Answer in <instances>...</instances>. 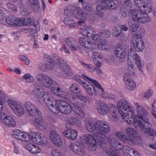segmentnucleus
I'll return each instance as SVG.
<instances>
[{
	"instance_id": "obj_31",
	"label": "nucleus",
	"mask_w": 156,
	"mask_h": 156,
	"mask_svg": "<svg viewBox=\"0 0 156 156\" xmlns=\"http://www.w3.org/2000/svg\"><path fill=\"white\" fill-rule=\"evenodd\" d=\"M129 25V30L132 33L133 32L138 33L137 31L138 26L136 23H134L132 20H129L128 21Z\"/></svg>"
},
{
	"instance_id": "obj_47",
	"label": "nucleus",
	"mask_w": 156,
	"mask_h": 156,
	"mask_svg": "<svg viewBox=\"0 0 156 156\" xmlns=\"http://www.w3.org/2000/svg\"><path fill=\"white\" fill-rule=\"evenodd\" d=\"M20 9V12L22 15L26 16L30 14L29 10L25 6H22Z\"/></svg>"
},
{
	"instance_id": "obj_2",
	"label": "nucleus",
	"mask_w": 156,
	"mask_h": 156,
	"mask_svg": "<svg viewBox=\"0 0 156 156\" xmlns=\"http://www.w3.org/2000/svg\"><path fill=\"white\" fill-rule=\"evenodd\" d=\"M82 76L92 82L96 87L95 88L92 84L88 82L87 80L83 84L82 86L89 94L93 95L96 92L99 93L101 91L102 92H104V89L101 87V84L96 80L90 78L84 74H83Z\"/></svg>"
},
{
	"instance_id": "obj_48",
	"label": "nucleus",
	"mask_w": 156,
	"mask_h": 156,
	"mask_svg": "<svg viewBox=\"0 0 156 156\" xmlns=\"http://www.w3.org/2000/svg\"><path fill=\"white\" fill-rule=\"evenodd\" d=\"M82 8L85 10L90 11L92 10L93 8L91 3L87 1L86 3L84 4L82 7Z\"/></svg>"
},
{
	"instance_id": "obj_24",
	"label": "nucleus",
	"mask_w": 156,
	"mask_h": 156,
	"mask_svg": "<svg viewBox=\"0 0 156 156\" xmlns=\"http://www.w3.org/2000/svg\"><path fill=\"white\" fill-rule=\"evenodd\" d=\"M19 20H20L19 18L11 16L5 18V22L7 23L12 26L19 27V25L17 24L18 22H19Z\"/></svg>"
},
{
	"instance_id": "obj_4",
	"label": "nucleus",
	"mask_w": 156,
	"mask_h": 156,
	"mask_svg": "<svg viewBox=\"0 0 156 156\" xmlns=\"http://www.w3.org/2000/svg\"><path fill=\"white\" fill-rule=\"evenodd\" d=\"M118 108L124 119V117L128 118L133 116V112L129 105V103L123 99L119 101L117 103Z\"/></svg>"
},
{
	"instance_id": "obj_22",
	"label": "nucleus",
	"mask_w": 156,
	"mask_h": 156,
	"mask_svg": "<svg viewBox=\"0 0 156 156\" xmlns=\"http://www.w3.org/2000/svg\"><path fill=\"white\" fill-rule=\"evenodd\" d=\"M63 133L66 137L72 140H75L78 136L77 132L75 130L69 129L64 131Z\"/></svg>"
},
{
	"instance_id": "obj_60",
	"label": "nucleus",
	"mask_w": 156,
	"mask_h": 156,
	"mask_svg": "<svg viewBox=\"0 0 156 156\" xmlns=\"http://www.w3.org/2000/svg\"><path fill=\"white\" fill-rule=\"evenodd\" d=\"M101 37L108 38L111 35L110 31L105 30L103 32L100 33Z\"/></svg>"
},
{
	"instance_id": "obj_36",
	"label": "nucleus",
	"mask_w": 156,
	"mask_h": 156,
	"mask_svg": "<svg viewBox=\"0 0 156 156\" xmlns=\"http://www.w3.org/2000/svg\"><path fill=\"white\" fill-rule=\"evenodd\" d=\"M85 123L87 126V129L90 132H93L96 129H97L96 122L93 123L91 121H86Z\"/></svg>"
},
{
	"instance_id": "obj_8",
	"label": "nucleus",
	"mask_w": 156,
	"mask_h": 156,
	"mask_svg": "<svg viewBox=\"0 0 156 156\" xmlns=\"http://www.w3.org/2000/svg\"><path fill=\"white\" fill-rule=\"evenodd\" d=\"M128 62L133 63L135 62L137 66L139 68L141 67V61L140 57L138 54L133 49V48H130L128 50Z\"/></svg>"
},
{
	"instance_id": "obj_49",
	"label": "nucleus",
	"mask_w": 156,
	"mask_h": 156,
	"mask_svg": "<svg viewBox=\"0 0 156 156\" xmlns=\"http://www.w3.org/2000/svg\"><path fill=\"white\" fill-rule=\"evenodd\" d=\"M56 94L62 98H64L67 100H70V98L68 96L65 95V92L61 90L60 88V90H58V91L57 92Z\"/></svg>"
},
{
	"instance_id": "obj_56",
	"label": "nucleus",
	"mask_w": 156,
	"mask_h": 156,
	"mask_svg": "<svg viewBox=\"0 0 156 156\" xmlns=\"http://www.w3.org/2000/svg\"><path fill=\"white\" fill-rule=\"evenodd\" d=\"M92 36L91 37L93 39L98 42H101V40L103 39L101 38V36L100 34H94L93 32L92 33Z\"/></svg>"
},
{
	"instance_id": "obj_25",
	"label": "nucleus",
	"mask_w": 156,
	"mask_h": 156,
	"mask_svg": "<svg viewBox=\"0 0 156 156\" xmlns=\"http://www.w3.org/2000/svg\"><path fill=\"white\" fill-rule=\"evenodd\" d=\"M25 147L28 151L33 154L38 153L41 151V149L38 146L29 142L27 143Z\"/></svg>"
},
{
	"instance_id": "obj_13",
	"label": "nucleus",
	"mask_w": 156,
	"mask_h": 156,
	"mask_svg": "<svg viewBox=\"0 0 156 156\" xmlns=\"http://www.w3.org/2000/svg\"><path fill=\"white\" fill-rule=\"evenodd\" d=\"M136 38L135 39V42L133 43V46L135 50L137 51H141L144 49V46L142 37L143 36L142 32L139 34L135 33Z\"/></svg>"
},
{
	"instance_id": "obj_58",
	"label": "nucleus",
	"mask_w": 156,
	"mask_h": 156,
	"mask_svg": "<svg viewBox=\"0 0 156 156\" xmlns=\"http://www.w3.org/2000/svg\"><path fill=\"white\" fill-rule=\"evenodd\" d=\"M133 74V73H131L128 72L125 73L124 76V80L125 82L132 80L130 78L132 77V75Z\"/></svg>"
},
{
	"instance_id": "obj_50",
	"label": "nucleus",
	"mask_w": 156,
	"mask_h": 156,
	"mask_svg": "<svg viewBox=\"0 0 156 156\" xmlns=\"http://www.w3.org/2000/svg\"><path fill=\"white\" fill-rule=\"evenodd\" d=\"M26 31L29 34L28 37L30 38V39H33L35 37V34L36 33V30L33 29L28 28L26 29Z\"/></svg>"
},
{
	"instance_id": "obj_33",
	"label": "nucleus",
	"mask_w": 156,
	"mask_h": 156,
	"mask_svg": "<svg viewBox=\"0 0 156 156\" xmlns=\"http://www.w3.org/2000/svg\"><path fill=\"white\" fill-rule=\"evenodd\" d=\"M24 105L29 114L33 110H36L37 108L34 104L30 101H26L24 103Z\"/></svg>"
},
{
	"instance_id": "obj_15",
	"label": "nucleus",
	"mask_w": 156,
	"mask_h": 156,
	"mask_svg": "<svg viewBox=\"0 0 156 156\" xmlns=\"http://www.w3.org/2000/svg\"><path fill=\"white\" fill-rule=\"evenodd\" d=\"M12 136L15 138L25 141L28 142V135L25 132H23L18 129L14 130L13 131Z\"/></svg>"
},
{
	"instance_id": "obj_18",
	"label": "nucleus",
	"mask_w": 156,
	"mask_h": 156,
	"mask_svg": "<svg viewBox=\"0 0 156 156\" xmlns=\"http://www.w3.org/2000/svg\"><path fill=\"white\" fill-rule=\"evenodd\" d=\"M50 137L52 142L56 146H60L61 144V140L59 135L56 131H51L50 133Z\"/></svg>"
},
{
	"instance_id": "obj_59",
	"label": "nucleus",
	"mask_w": 156,
	"mask_h": 156,
	"mask_svg": "<svg viewBox=\"0 0 156 156\" xmlns=\"http://www.w3.org/2000/svg\"><path fill=\"white\" fill-rule=\"evenodd\" d=\"M44 57L47 59L48 61L52 64H55L56 62L53 59L52 57L48 54H45L44 56Z\"/></svg>"
},
{
	"instance_id": "obj_38",
	"label": "nucleus",
	"mask_w": 156,
	"mask_h": 156,
	"mask_svg": "<svg viewBox=\"0 0 156 156\" xmlns=\"http://www.w3.org/2000/svg\"><path fill=\"white\" fill-rule=\"evenodd\" d=\"M126 87L129 90H133L136 87V83L133 80L125 82Z\"/></svg>"
},
{
	"instance_id": "obj_30",
	"label": "nucleus",
	"mask_w": 156,
	"mask_h": 156,
	"mask_svg": "<svg viewBox=\"0 0 156 156\" xmlns=\"http://www.w3.org/2000/svg\"><path fill=\"white\" fill-rule=\"evenodd\" d=\"M87 15L86 12L81 9H75L73 14L76 18L83 19H85L87 17Z\"/></svg>"
},
{
	"instance_id": "obj_34",
	"label": "nucleus",
	"mask_w": 156,
	"mask_h": 156,
	"mask_svg": "<svg viewBox=\"0 0 156 156\" xmlns=\"http://www.w3.org/2000/svg\"><path fill=\"white\" fill-rule=\"evenodd\" d=\"M147 126L145 129V132L148 135L151 136H156V131L151 128V125L150 121L148 123H146Z\"/></svg>"
},
{
	"instance_id": "obj_35",
	"label": "nucleus",
	"mask_w": 156,
	"mask_h": 156,
	"mask_svg": "<svg viewBox=\"0 0 156 156\" xmlns=\"http://www.w3.org/2000/svg\"><path fill=\"white\" fill-rule=\"evenodd\" d=\"M81 32L83 35L88 37H91L92 36L93 30L91 28L87 27L81 30Z\"/></svg>"
},
{
	"instance_id": "obj_45",
	"label": "nucleus",
	"mask_w": 156,
	"mask_h": 156,
	"mask_svg": "<svg viewBox=\"0 0 156 156\" xmlns=\"http://www.w3.org/2000/svg\"><path fill=\"white\" fill-rule=\"evenodd\" d=\"M48 76L44 73H41L38 74L36 78L37 81L42 84L46 77H48Z\"/></svg>"
},
{
	"instance_id": "obj_14",
	"label": "nucleus",
	"mask_w": 156,
	"mask_h": 156,
	"mask_svg": "<svg viewBox=\"0 0 156 156\" xmlns=\"http://www.w3.org/2000/svg\"><path fill=\"white\" fill-rule=\"evenodd\" d=\"M70 148L76 155L83 156L85 154L84 147L79 143L72 144L70 145Z\"/></svg>"
},
{
	"instance_id": "obj_1",
	"label": "nucleus",
	"mask_w": 156,
	"mask_h": 156,
	"mask_svg": "<svg viewBox=\"0 0 156 156\" xmlns=\"http://www.w3.org/2000/svg\"><path fill=\"white\" fill-rule=\"evenodd\" d=\"M77 98L75 99L73 97L72 99L68 100L70 102L68 104L63 100H58L55 101L53 108H50V109L53 113L57 114L58 112L66 114L70 113L72 111L76 113L80 117H83L84 114L83 111L78 105V102L76 101Z\"/></svg>"
},
{
	"instance_id": "obj_29",
	"label": "nucleus",
	"mask_w": 156,
	"mask_h": 156,
	"mask_svg": "<svg viewBox=\"0 0 156 156\" xmlns=\"http://www.w3.org/2000/svg\"><path fill=\"white\" fill-rule=\"evenodd\" d=\"M115 135L117 137L125 143L130 144V138L125 134L123 133L120 132H117L115 133Z\"/></svg>"
},
{
	"instance_id": "obj_57",
	"label": "nucleus",
	"mask_w": 156,
	"mask_h": 156,
	"mask_svg": "<svg viewBox=\"0 0 156 156\" xmlns=\"http://www.w3.org/2000/svg\"><path fill=\"white\" fill-rule=\"evenodd\" d=\"M75 80L82 86L87 80L86 79H84L82 77L79 76H76L75 78Z\"/></svg>"
},
{
	"instance_id": "obj_10",
	"label": "nucleus",
	"mask_w": 156,
	"mask_h": 156,
	"mask_svg": "<svg viewBox=\"0 0 156 156\" xmlns=\"http://www.w3.org/2000/svg\"><path fill=\"white\" fill-rule=\"evenodd\" d=\"M97 2L107 9H115L119 6V2L116 0H101Z\"/></svg>"
},
{
	"instance_id": "obj_52",
	"label": "nucleus",
	"mask_w": 156,
	"mask_h": 156,
	"mask_svg": "<svg viewBox=\"0 0 156 156\" xmlns=\"http://www.w3.org/2000/svg\"><path fill=\"white\" fill-rule=\"evenodd\" d=\"M135 5L137 6L139 9H142L143 5L144 4L146 1H144L143 0H134Z\"/></svg>"
},
{
	"instance_id": "obj_43",
	"label": "nucleus",
	"mask_w": 156,
	"mask_h": 156,
	"mask_svg": "<svg viewBox=\"0 0 156 156\" xmlns=\"http://www.w3.org/2000/svg\"><path fill=\"white\" fill-rule=\"evenodd\" d=\"M133 138L131 137L130 141V145H133L136 144H138L140 142L141 139L140 137L136 136L135 135Z\"/></svg>"
},
{
	"instance_id": "obj_6",
	"label": "nucleus",
	"mask_w": 156,
	"mask_h": 156,
	"mask_svg": "<svg viewBox=\"0 0 156 156\" xmlns=\"http://www.w3.org/2000/svg\"><path fill=\"white\" fill-rule=\"evenodd\" d=\"M84 139L91 147H95L97 144L102 148H105L107 147L106 144L103 141H101V140H98L96 137L90 134H86L84 137Z\"/></svg>"
},
{
	"instance_id": "obj_19",
	"label": "nucleus",
	"mask_w": 156,
	"mask_h": 156,
	"mask_svg": "<svg viewBox=\"0 0 156 156\" xmlns=\"http://www.w3.org/2000/svg\"><path fill=\"white\" fill-rule=\"evenodd\" d=\"M36 117V119L33 121V123L35 126L42 131L46 130L47 128V126L45 124H44L41 116Z\"/></svg>"
},
{
	"instance_id": "obj_32",
	"label": "nucleus",
	"mask_w": 156,
	"mask_h": 156,
	"mask_svg": "<svg viewBox=\"0 0 156 156\" xmlns=\"http://www.w3.org/2000/svg\"><path fill=\"white\" fill-rule=\"evenodd\" d=\"M24 105L29 114L33 110H36L37 108L34 104L30 101H26L24 103Z\"/></svg>"
},
{
	"instance_id": "obj_39",
	"label": "nucleus",
	"mask_w": 156,
	"mask_h": 156,
	"mask_svg": "<svg viewBox=\"0 0 156 156\" xmlns=\"http://www.w3.org/2000/svg\"><path fill=\"white\" fill-rule=\"evenodd\" d=\"M69 89L71 91L76 94H81V90L79 88V86L75 83L71 85L69 87Z\"/></svg>"
},
{
	"instance_id": "obj_27",
	"label": "nucleus",
	"mask_w": 156,
	"mask_h": 156,
	"mask_svg": "<svg viewBox=\"0 0 156 156\" xmlns=\"http://www.w3.org/2000/svg\"><path fill=\"white\" fill-rule=\"evenodd\" d=\"M152 4L149 1L146 2L141 8L142 9H139L142 12H144L146 14L150 13L153 10Z\"/></svg>"
},
{
	"instance_id": "obj_42",
	"label": "nucleus",
	"mask_w": 156,
	"mask_h": 156,
	"mask_svg": "<svg viewBox=\"0 0 156 156\" xmlns=\"http://www.w3.org/2000/svg\"><path fill=\"white\" fill-rule=\"evenodd\" d=\"M96 12L99 17H101L104 16L103 11L104 9L102 6L101 5H97L96 7Z\"/></svg>"
},
{
	"instance_id": "obj_61",
	"label": "nucleus",
	"mask_w": 156,
	"mask_h": 156,
	"mask_svg": "<svg viewBox=\"0 0 156 156\" xmlns=\"http://www.w3.org/2000/svg\"><path fill=\"white\" fill-rule=\"evenodd\" d=\"M108 140L111 145L114 147L115 148L118 144V142L114 138H109Z\"/></svg>"
},
{
	"instance_id": "obj_62",
	"label": "nucleus",
	"mask_w": 156,
	"mask_h": 156,
	"mask_svg": "<svg viewBox=\"0 0 156 156\" xmlns=\"http://www.w3.org/2000/svg\"><path fill=\"white\" fill-rule=\"evenodd\" d=\"M140 12V11L136 9H133L131 11L130 13L132 19H133L135 17H136L138 16V14L139 12Z\"/></svg>"
},
{
	"instance_id": "obj_21",
	"label": "nucleus",
	"mask_w": 156,
	"mask_h": 156,
	"mask_svg": "<svg viewBox=\"0 0 156 156\" xmlns=\"http://www.w3.org/2000/svg\"><path fill=\"white\" fill-rule=\"evenodd\" d=\"M43 97L44 101L48 105L49 108H53L54 105H53V102L51 100L52 97L51 96L50 93L47 91L44 92Z\"/></svg>"
},
{
	"instance_id": "obj_28",
	"label": "nucleus",
	"mask_w": 156,
	"mask_h": 156,
	"mask_svg": "<svg viewBox=\"0 0 156 156\" xmlns=\"http://www.w3.org/2000/svg\"><path fill=\"white\" fill-rule=\"evenodd\" d=\"M92 58L96 66L99 67H100L101 62L100 61L101 59L100 54L97 52H94L92 54Z\"/></svg>"
},
{
	"instance_id": "obj_40",
	"label": "nucleus",
	"mask_w": 156,
	"mask_h": 156,
	"mask_svg": "<svg viewBox=\"0 0 156 156\" xmlns=\"http://www.w3.org/2000/svg\"><path fill=\"white\" fill-rule=\"evenodd\" d=\"M53 83V80L50 76H48V77L44 81L42 84L46 87H50Z\"/></svg>"
},
{
	"instance_id": "obj_44",
	"label": "nucleus",
	"mask_w": 156,
	"mask_h": 156,
	"mask_svg": "<svg viewBox=\"0 0 156 156\" xmlns=\"http://www.w3.org/2000/svg\"><path fill=\"white\" fill-rule=\"evenodd\" d=\"M151 17L147 14H143L141 17V20L140 23H148L151 21Z\"/></svg>"
},
{
	"instance_id": "obj_16",
	"label": "nucleus",
	"mask_w": 156,
	"mask_h": 156,
	"mask_svg": "<svg viewBox=\"0 0 156 156\" xmlns=\"http://www.w3.org/2000/svg\"><path fill=\"white\" fill-rule=\"evenodd\" d=\"M127 48L120 47L118 48H116L114 51V54L122 62L124 61L127 56Z\"/></svg>"
},
{
	"instance_id": "obj_5",
	"label": "nucleus",
	"mask_w": 156,
	"mask_h": 156,
	"mask_svg": "<svg viewBox=\"0 0 156 156\" xmlns=\"http://www.w3.org/2000/svg\"><path fill=\"white\" fill-rule=\"evenodd\" d=\"M124 120L126 121L128 124H131L134 123V126L137 130L139 131L143 130L144 129L146 128L147 126L146 123H148L149 121L148 122H144L141 120H138L135 116L134 113H133V116L129 117L128 118H124Z\"/></svg>"
},
{
	"instance_id": "obj_63",
	"label": "nucleus",
	"mask_w": 156,
	"mask_h": 156,
	"mask_svg": "<svg viewBox=\"0 0 156 156\" xmlns=\"http://www.w3.org/2000/svg\"><path fill=\"white\" fill-rule=\"evenodd\" d=\"M51 155L52 156H65L61 154L60 152L56 149H54L52 150Z\"/></svg>"
},
{
	"instance_id": "obj_55",
	"label": "nucleus",
	"mask_w": 156,
	"mask_h": 156,
	"mask_svg": "<svg viewBox=\"0 0 156 156\" xmlns=\"http://www.w3.org/2000/svg\"><path fill=\"white\" fill-rule=\"evenodd\" d=\"M23 78L26 81L24 82L26 83L32 82L34 80L33 77L30 76L29 74H26L24 75L23 76Z\"/></svg>"
},
{
	"instance_id": "obj_3",
	"label": "nucleus",
	"mask_w": 156,
	"mask_h": 156,
	"mask_svg": "<svg viewBox=\"0 0 156 156\" xmlns=\"http://www.w3.org/2000/svg\"><path fill=\"white\" fill-rule=\"evenodd\" d=\"M96 124L98 130L94 133V136L96 137L98 140H101L105 143V137L110 130L109 126L107 123L102 120L96 121Z\"/></svg>"
},
{
	"instance_id": "obj_7",
	"label": "nucleus",
	"mask_w": 156,
	"mask_h": 156,
	"mask_svg": "<svg viewBox=\"0 0 156 156\" xmlns=\"http://www.w3.org/2000/svg\"><path fill=\"white\" fill-rule=\"evenodd\" d=\"M138 117L144 122L149 121L150 115L147 110L142 105L136 102L135 103Z\"/></svg>"
},
{
	"instance_id": "obj_51",
	"label": "nucleus",
	"mask_w": 156,
	"mask_h": 156,
	"mask_svg": "<svg viewBox=\"0 0 156 156\" xmlns=\"http://www.w3.org/2000/svg\"><path fill=\"white\" fill-rule=\"evenodd\" d=\"M68 122L71 125L75 124H79L80 122V121L77 119L75 117H70L69 118Z\"/></svg>"
},
{
	"instance_id": "obj_37",
	"label": "nucleus",
	"mask_w": 156,
	"mask_h": 156,
	"mask_svg": "<svg viewBox=\"0 0 156 156\" xmlns=\"http://www.w3.org/2000/svg\"><path fill=\"white\" fill-rule=\"evenodd\" d=\"M63 21L64 23L66 25H68L70 27L74 28L76 26V22L74 20L70 18H65L64 19Z\"/></svg>"
},
{
	"instance_id": "obj_17",
	"label": "nucleus",
	"mask_w": 156,
	"mask_h": 156,
	"mask_svg": "<svg viewBox=\"0 0 156 156\" xmlns=\"http://www.w3.org/2000/svg\"><path fill=\"white\" fill-rule=\"evenodd\" d=\"M79 42L80 44L84 47L94 49L96 48V45L93 44L87 37H80L79 39Z\"/></svg>"
},
{
	"instance_id": "obj_46",
	"label": "nucleus",
	"mask_w": 156,
	"mask_h": 156,
	"mask_svg": "<svg viewBox=\"0 0 156 156\" xmlns=\"http://www.w3.org/2000/svg\"><path fill=\"white\" fill-rule=\"evenodd\" d=\"M125 132L126 134L130 136H134L136 134V132L135 130L133 128L128 127L126 130Z\"/></svg>"
},
{
	"instance_id": "obj_23",
	"label": "nucleus",
	"mask_w": 156,
	"mask_h": 156,
	"mask_svg": "<svg viewBox=\"0 0 156 156\" xmlns=\"http://www.w3.org/2000/svg\"><path fill=\"white\" fill-rule=\"evenodd\" d=\"M57 62L61 69L65 73L68 74L70 71V69L66 62L62 59L59 58Z\"/></svg>"
},
{
	"instance_id": "obj_20",
	"label": "nucleus",
	"mask_w": 156,
	"mask_h": 156,
	"mask_svg": "<svg viewBox=\"0 0 156 156\" xmlns=\"http://www.w3.org/2000/svg\"><path fill=\"white\" fill-rule=\"evenodd\" d=\"M97 106L98 112L101 115H104L108 112V108L107 105L105 102L99 101Z\"/></svg>"
},
{
	"instance_id": "obj_64",
	"label": "nucleus",
	"mask_w": 156,
	"mask_h": 156,
	"mask_svg": "<svg viewBox=\"0 0 156 156\" xmlns=\"http://www.w3.org/2000/svg\"><path fill=\"white\" fill-rule=\"evenodd\" d=\"M35 20L32 18H26V25H32L34 24Z\"/></svg>"
},
{
	"instance_id": "obj_54",
	"label": "nucleus",
	"mask_w": 156,
	"mask_h": 156,
	"mask_svg": "<svg viewBox=\"0 0 156 156\" xmlns=\"http://www.w3.org/2000/svg\"><path fill=\"white\" fill-rule=\"evenodd\" d=\"M7 8L9 10H12L14 12H16L17 11L16 6V5L11 2H8L6 4Z\"/></svg>"
},
{
	"instance_id": "obj_9",
	"label": "nucleus",
	"mask_w": 156,
	"mask_h": 156,
	"mask_svg": "<svg viewBox=\"0 0 156 156\" xmlns=\"http://www.w3.org/2000/svg\"><path fill=\"white\" fill-rule=\"evenodd\" d=\"M28 139L38 144L42 145L46 144L47 140L44 137L43 134H40L38 133H33L28 135Z\"/></svg>"
},
{
	"instance_id": "obj_41",
	"label": "nucleus",
	"mask_w": 156,
	"mask_h": 156,
	"mask_svg": "<svg viewBox=\"0 0 156 156\" xmlns=\"http://www.w3.org/2000/svg\"><path fill=\"white\" fill-rule=\"evenodd\" d=\"M29 3L31 4V6L34 10L40 9V4L37 0H28Z\"/></svg>"
},
{
	"instance_id": "obj_11",
	"label": "nucleus",
	"mask_w": 156,
	"mask_h": 156,
	"mask_svg": "<svg viewBox=\"0 0 156 156\" xmlns=\"http://www.w3.org/2000/svg\"><path fill=\"white\" fill-rule=\"evenodd\" d=\"M0 120L9 127H14L16 125L14 118L3 112H0Z\"/></svg>"
},
{
	"instance_id": "obj_12",
	"label": "nucleus",
	"mask_w": 156,
	"mask_h": 156,
	"mask_svg": "<svg viewBox=\"0 0 156 156\" xmlns=\"http://www.w3.org/2000/svg\"><path fill=\"white\" fill-rule=\"evenodd\" d=\"M8 103L11 108L17 116H21L24 114V109L22 106L10 100L8 101Z\"/></svg>"
},
{
	"instance_id": "obj_26",
	"label": "nucleus",
	"mask_w": 156,
	"mask_h": 156,
	"mask_svg": "<svg viewBox=\"0 0 156 156\" xmlns=\"http://www.w3.org/2000/svg\"><path fill=\"white\" fill-rule=\"evenodd\" d=\"M34 87L36 89V90H34L33 91L32 94L34 97L37 98V97L41 96L40 92L42 90V86L39 83L34 82Z\"/></svg>"
},
{
	"instance_id": "obj_53",
	"label": "nucleus",
	"mask_w": 156,
	"mask_h": 156,
	"mask_svg": "<svg viewBox=\"0 0 156 156\" xmlns=\"http://www.w3.org/2000/svg\"><path fill=\"white\" fill-rule=\"evenodd\" d=\"M29 115L31 116L34 117L41 116V112L37 108H36V110H33Z\"/></svg>"
}]
</instances>
